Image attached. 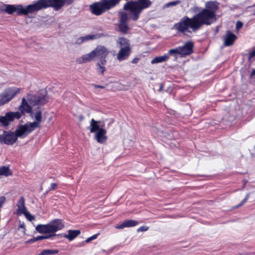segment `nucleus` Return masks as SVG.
Instances as JSON below:
<instances>
[{"mask_svg":"<svg viewBox=\"0 0 255 255\" xmlns=\"http://www.w3.org/2000/svg\"><path fill=\"white\" fill-rule=\"evenodd\" d=\"M218 9L219 3L217 1H208L204 8L193 15L199 30L203 25H209L216 20V13Z\"/></svg>","mask_w":255,"mask_h":255,"instance_id":"f257e3e1","label":"nucleus"},{"mask_svg":"<svg viewBox=\"0 0 255 255\" xmlns=\"http://www.w3.org/2000/svg\"><path fill=\"white\" fill-rule=\"evenodd\" d=\"M30 116L34 121L27 122L24 125L19 126V128L17 131L20 135L29 134L36 128H39L41 127L42 122V112L41 111L38 110L35 112L32 111Z\"/></svg>","mask_w":255,"mask_h":255,"instance_id":"f03ea898","label":"nucleus"},{"mask_svg":"<svg viewBox=\"0 0 255 255\" xmlns=\"http://www.w3.org/2000/svg\"><path fill=\"white\" fill-rule=\"evenodd\" d=\"M151 4V2L149 0H137L127 2L124 5V8L130 10V17L133 20L135 21L138 18L142 9L148 7Z\"/></svg>","mask_w":255,"mask_h":255,"instance_id":"7ed1b4c3","label":"nucleus"},{"mask_svg":"<svg viewBox=\"0 0 255 255\" xmlns=\"http://www.w3.org/2000/svg\"><path fill=\"white\" fill-rule=\"evenodd\" d=\"M73 0H39L34 3L35 11L48 7H53L55 10H59L64 5L71 4Z\"/></svg>","mask_w":255,"mask_h":255,"instance_id":"20e7f679","label":"nucleus"},{"mask_svg":"<svg viewBox=\"0 0 255 255\" xmlns=\"http://www.w3.org/2000/svg\"><path fill=\"white\" fill-rule=\"evenodd\" d=\"M173 27L175 29L182 33L190 32L189 30V28L194 32L199 30L194 16L189 18L187 16H184L178 22L174 25Z\"/></svg>","mask_w":255,"mask_h":255,"instance_id":"39448f33","label":"nucleus"},{"mask_svg":"<svg viewBox=\"0 0 255 255\" xmlns=\"http://www.w3.org/2000/svg\"><path fill=\"white\" fill-rule=\"evenodd\" d=\"M120 0H101L99 2H95L90 5L91 12L96 15H100L105 11L110 9L117 4Z\"/></svg>","mask_w":255,"mask_h":255,"instance_id":"423d86ee","label":"nucleus"},{"mask_svg":"<svg viewBox=\"0 0 255 255\" xmlns=\"http://www.w3.org/2000/svg\"><path fill=\"white\" fill-rule=\"evenodd\" d=\"M64 227V224L61 220L55 219L47 224L38 225L35 229L36 231L40 234L54 233L61 230Z\"/></svg>","mask_w":255,"mask_h":255,"instance_id":"0eeeda50","label":"nucleus"},{"mask_svg":"<svg viewBox=\"0 0 255 255\" xmlns=\"http://www.w3.org/2000/svg\"><path fill=\"white\" fill-rule=\"evenodd\" d=\"M100 121L92 119L90 122V130L91 132H95V139L98 143H105L107 139V131L103 128L104 125L100 127Z\"/></svg>","mask_w":255,"mask_h":255,"instance_id":"6e6552de","label":"nucleus"},{"mask_svg":"<svg viewBox=\"0 0 255 255\" xmlns=\"http://www.w3.org/2000/svg\"><path fill=\"white\" fill-rule=\"evenodd\" d=\"M4 11L9 14H12L16 12L19 14L27 15L30 13L35 12L34 3L29 4L26 7H23L21 5H5Z\"/></svg>","mask_w":255,"mask_h":255,"instance_id":"1a4fd4ad","label":"nucleus"},{"mask_svg":"<svg viewBox=\"0 0 255 255\" xmlns=\"http://www.w3.org/2000/svg\"><path fill=\"white\" fill-rule=\"evenodd\" d=\"M19 126L17 128L14 132L4 131L2 134H0V142L7 145H12L17 140V137L24 138L28 134L20 135L18 133V130Z\"/></svg>","mask_w":255,"mask_h":255,"instance_id":"9d476101","label":"nucleus"},{"mask_svg":"<svg viewBox=\"0 0 255 255\" xmlns=\"http://www.w3.org/2000/svg\"><path fill=\"white\" fill-rule=\"evenodd\" d=\"M22 89L16 87L9 88L0 94V106L11 100L16 95L20 93Z\"/></svg>","mask_w":255,"mask_h":255,"instance_id":"9b49d317","label":"nucleus"},{"mask_svg":"<svg viewBox=\"0 0 255 255\" xmlns=\"http://www.w3.org/2000/svg\"><path fill=\"white\" fill-rule=\"evenodd\" d=\"M179 55L181 57L189 55L193 52L194 43L191 41L186 42L184 45L178 46Z\"/></svg>","mask_w":255,"mask_h":255,"instance_id":"f8f14e48","label":"nucleus"},{"mask_svg":"<svg viewBox=\"0 0 255 255\" xmlns=\"http://www.w3.org/2000/svg\"><path fill=\"white\" fill-rule=\"evenodd\" d=\"M128 16L126 13L123 12L121 13L119 27L120 30L124 33H126L129 29L127 21Z\"/></svg>","mask_w":255,"mask_h":255,"instance_id":"ddd939ff","label":"nucleus"},{"mask_svg":"<svg viewBox=\"0 0 255 255\" xmlns=\"http://www.w3.org/2000/svg\"><path fill=\"white\" fill-rule=\"evenodd\" d=\"M94 56L98 58H106L109 54V51L104 46H98L94 50H93Z\"/></svg>","mask_w":255,"mask_h":255,"instance_id":"4468645a","label":"nucleus"},{"mask_svg":"<svg viewBox=\"0 0 255 255\" xmlns=\"http://www.w3.org/2000/svg\"><path fill=\"white\" fill-rule=\"evenodd\" d=\"M18 111L21 113V115H25L26 114H30L32 111V107L28 104L25 98L21 100L20 105L18 107Z\"/></svg>","mask_w":255,"mask_h":255,"instance_id":"2eb2a0df","label":"nucleus"},{"mask_svg":"<svg viewBox=\"0 0 255 255\" xmlns=\"http://www.w3.org/2000/svg\"><path fill=\"white\" fill-rule=\"evenodd\" d=\"M237 39V36L235 34L232 33L230 30L227 31L224 38V46H230L232 45Z\"/></svg>","mask_w":255,"mask_h":255,"instance_id":"dca6fc26","label":"nucleus"},{"mask_svg":"<svg viewBox=\"0 0 255 255\" xmlns=\"http://www.w3.org/2000/svg\"><path fill=\"white\" fill-rule=\"evenodd\" d=\"M17 209L16 211V214L18 215L25 213L27 211L25 206V200L23 197L21 196L16 203Z\"/></svg>","mask_w":255,"mask_h":255,"instance_id":"f3484780","label":"nucleus"},{"mask_svg":"<svg viewBox=\"0 0 255 255\" xmlns=\"http://www.w3.org/2000/svg\"><path fill=\"white\" fill-rule=\"evenodd\" d=\"M138 224V222L134 220H126L122 223L117 225L115 228L117 229H123L125 228L135 227Z\"/></svg>","mask_w":255,"mask_h":255,"instance_id":"a211bd4d","label":"nucleus"},{"mask_svg":"<svg viewBox=\"0 0 255 255\" xmlns=\"http://www.w3.org/2000/svg\"><path fill=\"white\" fill-rule=\"evenodd\" d=\"M130 52V47H122L117 54V59L119 61H122L126 59L128 57Z\"/></svg>","mask_w":255,"mask_h":255,"instance_id":"6ab92c4d","label":"nucleus"},{"mask_svg":"<svg viewBox=\"0 0 255 255\" xmlns=\"http://www.w3.org/2000/svg\"><path fill=\"white\" fill-rule=\"evenodd\" d=\"M95 57L93 55V53L92 52H90L87 54L84 55L81 57L78 58L76 61L79 64H82L83 63H87L90 62L93 59H94Z\"/></svg>","mask_w":255,"mask_h":255,"instance_id":"aec40b11","label":"nucleus"},{"mask_svg":"<svg viewBox=\"0 0 255 255\" xmlns=\"http://www.w3.org/2000/svg\"><path fill=\"white\" fill-rule=\"evenodd\" d=\"M80 234V230H69L67 234H65L64 237L68 239L70 241L73 240L76 237Z\"/></svg>","mask_w":255,"mask_h":255,"instance_id":"412c9836","label":"nucleus"},{"mask_svg":"<svg viewBox=\"0 0 255 255\" xmlns=\"http://www.w3.org/2000/svg\"><path fill=\"white\" fill-rule=\"evenodd\" d=\"M7 113L8 115L7 118H9V120H10L11 122L15 120H19L22 117L21 113H19V111L8 112Z\"/></svg>","mask_w":255,"mask_h":255,"instance_id":"4be33fe9","label":"nucleus"},{"mask_svg":"<svg viewBox=\"0 0 255 255\" xmlns=\"http://www.w3.org/2000/svg\"><path fill=\"white\" fill-rule=\"evenodd\" d=\"M12 175V172L8 166H3L0 167V175L7 177Z\"/></svg>","mask_w":255,"mask_h":255,"instance_id":"5701e85b","label":"nucleus"},{"mask_svg":"<svg viewBox=\"0 0 255 255\" xmlns=\"http://www.w3.org/2000/svg\"><path fill=\"white\" fill-rule=\"evenodd\" d=\"M117 43L121 48L127 47H130V44L128 40L125 38L120 37L118 38L117 41Z\"/></svg>","mask_w":255,"mask_h":255,"instance_id":"b1692460","label":"nucleus"},{"mask_svg":"<svg viewBox=\"0 0 255 255\" xmlns=\"http://www.w3.org/2000/svg\"><path fill=\"white\" fill-rule=\"evenodd\" d=\"M7 113L4 116H0V123L5 127L8 126L11 122L10 120H9V118H7Z\"/></svg>","mask_w":255,"mask_h":255,"instance_id":"393cba45","label":"nucleus"},{"mask_svg":"<svg viewBox=\"0 0 255 255\" xmlns=\"http://www.w3.org/2000/svg\"><path fill=\"white\" fill-rule=\"evenodd\" d=\"M54 235H55L54 234H52L51 235H47V236H38L37 237L34 238L33 239H32L31 240H29L27 242L31 243V242H36V241L41 240L47 239Z\"/></svg>","mask_w":255,"mask_h":255,"instance_id":"a878e982","label":"nucleus"},{"mask_svg":"<svg viewBox=\"0 0 255 255\" xmlns=\"http://www.w3.org/2000/svg\"><path fill=\"white\" fill-rule=\"evenodd\" d=\"M97 71L98 73H100L102 75H103L105 71H106V68L105 66L101 65L99 62L97 63Z\"/></svg>","mask_w":255,"mask_h":255,"instance_id":"bb28decb","label":"nucleus"},{"mask_svg":"<svg viewBox=\"0 0 255 255\" xmlns=\"http://www.w3.org/2000/svg\"><path fill=\"white\" fill-rule=\"evenodd\" d=\"M43 251L44 255H55L58 253V250H44Z\"/></svg>","mask_w":255,"mask_h":255,"instance_id":"cd10ccee","label":"nucleus"},{"mask_svg":"<svg viewBox=\"0 0 255 255\" xmlns=\"http://www.w3.org/2000/svg\"><path fill=\"white\" fill-rule=\"evenodd\" d=\"M179 2L180 1L178 0L170 1L164 4L163 6V8H165L170 6H175L179 3Z\"/></svg>","mask_w":255,"mask_h":255,"instance_id":"c85d7f7f","label":"nucleus"},{"mask_svg":"<svg viewBox=\"0 0 255 255\" xmlns=\"http://www.w3.org/2000/svg\"><path fill=\"white\" fill-rule=\"evenodd\" d=\"M168 55L171 56H175L176 54L179 55V51L178 50V47H176L174 49H171L168 52Z\"/></svg>","mask_w":255,"mask_h":255,"instance_id":"c756f323","label":"nucleus"},{"mask_svg":"<svg viewBox=\"0 0 255 255\" xmlns=\"http://www.w3.org/2000/svg\"><path fill=\"white\" fill-rule=\"evenodd\" d=\"M83 38V40L85 41H88L89 40L94 39L96 38V35H87L85 36H82Z\"/></svg>","mask_w":255,"mask_h":255,"instance_id":"7c9ffc66","label":"nucleus"},{"mask_svg":"<svg viewBox=\"0 0 255 255\" xmlns=\"http://www.w3.org/2000/svg\"><path fill=\"white\" fill-rule=\"evenodd\" d=\"M23 214L24 215V216L27 219V220H28L30 221L34 220V217L31 215L29 212H27V211L25 212V213H24Z\"/></svg>","mask_w":255,"mask_h":255,"instance_id":"2f4dec72","label":"nucleus"},{"mask_svg":"<svg viewBox=\"0 0 255 255\" xmlns=\"http://www.w3.org/2000/svg\"><path fill=\"white\" fill-rule=\"evenodd\" d=\"M250 197V194H247L245 197V198L242 201V202L240 203V204L238 205L237 206V208H238V207H240L241 206H242V205H243L244 204H245L247 200H248L249 198Z\"/></svg>","mask_w":255,"mask_h":255,"instance_id":"473e14b6","label":"nucleus"},{"mask_svg":"<svg viewBox=\"0 0 255 255\" xmlns=\"http://www.w3.org/2000/svg\"><path fill=\"white\" fill-rule=\"evenodd\" d=\"M36 104L38 105H43L46 102V100L44 98H40V99H37L36 100Z\"/></svg>","mask_w":255,"mask_h":255,"instance_id":"72a5a7b5","label":"nucleus"},{"mask_svg":"<svg viewBox=\"0 0 255 255\" xmlns=\"http://www.w3.org/2000/svg\"><path fill=\"white\" fill-rule=\"evenodd\" d=\"M169 56L170 55H168V53H167V54H165L163 56H160V62H162L167 61L168 59Z\"/></svg>","mask_w":255,"mask_h":255,"instance_id":"f704fd0d","label":"nucleus"},{"mask_svg":"<svg viewBox=\"0 0 255 255\" xmlns=\"http://www.w3.org/2000/svg\"><path fill=\"white\" fill-rule=\"evenodd\" d=\"M98 235H99V234H97L94 235L93 236H91L90 238H87L85 241L86 243H88L90 242H91V241L97 239Z\"/></svg>","mask_w":255,"mask_h":255,"instance_id":"c9c22d12","label":"nucleus"},{"mask_svg":"<svg viewBox=\"0 0 255 255\" xmlns=\"http://www.w3.org/2000/svg\"><path fill=\"white\" fill-rule=\"evenodd\" d=\"M243 26V23L241 21H238L236 22V29L237 30H239Z\"/></svg>","mask_w":255,"mask_h":255,"instance_id":"e433bc0d","label":"nucleus"},{"mask_svg":"<svg viewBox=\"0 0 255 255\" xmlns=\"http://www.w3.org/2000/svg\"><path fill=\"white\" fill-rule=\"evenodd\" d=\"M149 228L147 226H142L137 229V232H145L148 230Z\"/></svg>","mask_w":255,"mask_h":255,"instance_id":"4c0bfd02","label":"nucleus"},{"mask_svg":"<svg viewBox=\"0 0 255 255\" xmlns=\"http://www.w3.org/2000/svg\"><path fill=\"white\" fill-rule=\"evenodd\" d=\"M6 201V198L4 196L0 197V208Z\"/></svg>","mask_w":255,"mask_h":255,"instance_id":"58836bf2","label":"nucleus"},{"mask_svg":"<svg viewBox=\"0 0 255 255\" xmlns=\"http://www.w3.org/2000/svg\"><path fill=\"white\" fill-rule=\"evenodd\" d=\"M255 57V49L249 53L248 59L250 60L252 58Z\"/></svg>","mask_w":255,"mask_h":255,"instance_id":"ea45409f","label":"nucleus"},{"mask_svg":"<svg viewBox=\"0 0 255 255\" xmlns=\"http://www.w3.org/2000/svg\"><path fill=\"white\" fill-rule=\"evenodd\" d=\"M84 42V41L83 40V38L82 36V37H80L77 38V39L76 40V41L75 42V43H76L77 44H80Z\"/></svg>","mask_w":255,"mask_h":255,"instance_id":"a19ab883","label":"nucleus"},{"mask_svg":"<svg viewBox=\"0 0 255 255\" xmlns=\"http://www.w3.org/2000/svg\"><path fill=\"white\" fill-rule=\"evenodd\" d=\"M105 59L106 58H100V60L98 62H99L100 64H101V65L105 66L107 62V61Z\"/></svg>","mask_w":255,"mask_h":255,"instance_id":"79ce46f5","label":"nucleus"},{"mask_svg":"<svg viewBox=\"0 0 255 255\" xmlns=\"http://www.w3.org/2000/svg\"><path fill=\"white\" fill-rule=\"evenodd\" d=\"M152 64L158 63H159V57H156L151 61Z\"/></svg>","mask_w":255,"mask_h":255,"instance_id":"37998d69","label":"nucleus"},{"mask_svg":"<svg viewBox=\"0 0 255 255\" xmlns=\"http://www.w3.org/2000/svg\"><path fill=\"white\" fill-rule=\"evenodd\" d=\"M57 187V184L55 183H52L50 185V190H54Z\"/></svg>","mask_w":255,"mask_h":255,"instance_id":"c03bdc74","label":"nucleus"},{"mask_svg":"<svg viewBox=\"0 0 255 255\" xmlns=\"http://www.w3.org/2000/svg\"><path fill=\"white\" fill-rule=\"evenodd\" d=\"M93 86L94 87L95 89H104V87L101 85H97L95 84H93Z\"/></svg>","mask_w":255,"mask_h":255,"instance_id":"a18cd8bd","label":"nucleus"},{"mask_svg":"<svg viewBox=\"0 0 255 255\" xmlns=\"http://www.w3.org/2000/svg\"><path fill=\"white\" fill-rule=\"evenodd\" d=\"M250 78L255 79V69H254L250 75Z\"/></svg>","mask_w":255,"mask_h":255,"instance_id":"49530a36","label":"nucleus"},{"mask_svg":"<svg viewBox=\"0 0 255 255\" xmlns=\"http://www.w3.org/2000/svg\"><path fill=\"white\" fill-rule=\"evenodd\" d=\"M162 88H163L162 85H161V84H160V91H161V90H162Z\"/></svg>","mask_w":255,"mask_h":255,"instance_id":"de8ad7c7","label":"nucleus"}]
</instances>
